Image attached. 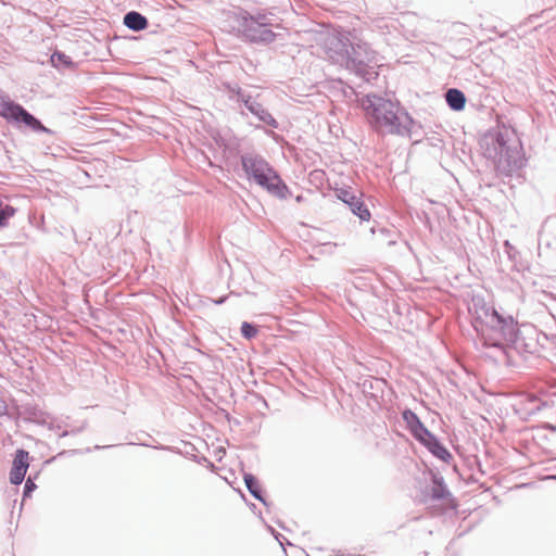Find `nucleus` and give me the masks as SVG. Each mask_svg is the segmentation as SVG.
Masks as SVG:
<instances>
[{
	"label": "nucleus",
	"mask_w": 556,
	"mask_h": 556,
	"mask_svg": "<svg viewBox=\"0 0 556 556\" xmlns=\"http://www.w3.org/2000/svg\"><path fill=\"white\" fill-rule=\"evenodd\" d=\"M20 104L14 103L8 97L0 96V116L13 121Z\"/></svg>",
	"instance_id": "obj_11"
},
{
	"label": "nucleus",
	"mask_w": 556,
	"mask_h": 556,
	"mask_svg": "<svg viewBox=\"0 0 556 556\" xmlns=\"http://www.w3.org/2000/svg\"><path fill=\"white\" fill-rule=\"evenodd\" d=\"M412 434L437 457L445 459L450 456L447 450L438 442L434 435H432L424 425L418 426Z\"/></svg>",
	"instance_id": "obj_5"
},
{
	"label": "nucleus",
	"mask_w": 556,
	"mask_h": 556,
	"mask_svg": "<svg viewBox=\"0 0 556 556\" xmlns=\"http://www.w3.org/2000/svg\"><path fill=\"white\" fill-rule=\"evenodd\" d=\"M476 320L488 345L504 349L517 339L518 323L513 316H504L495 308L483 305L477 312Z\"/></svg>",
	"instance_id": "obj_1"
},
{
	"label": "nucleus",
	"mask_w": 556,
	"mask_h": 556,
	"mask_svg": "<svg viewBox=\"0 0 556 556\" xmlns=\"http://www.w3.org/2000/svg\"><path fill=\"white\" fill-rule=\"evenodd\" d=\"M362 109L368 123L376 129L393 131L400 125L397 116L400 103L375 94H367L361 100Z\"/></svg>",
	"instance_id": "obj_2"
},
{
	"label": "nucleus",
	"mask_w": 556,
	"mask_h": 556,
	"mask_svg": "<svg viewBox=\"0 0 556 556\" xmlns=\"http://www.w3.org/2000/svg\"><path fill=\"white\" fill-rule=\"evenodd\" d=\"M29 467V454L27 451L17 450L10 471V481L13 484H21Z\"/></svg>",
	"instance_id": "obj_7"
},
{
	"label": "nucleus",
	"mask_w": 556,
	"mask_h": 556,
	"mask_svg": "<svg viewBox=\"0 0 556 556\" xmlns=\"http://www.w3.org/2000/svg\"><path fill=\"white\" fill-rule=\"evenodd\" d=\"M244 482L250 493L257 500L262 501L261 485L258 481L252 475L244 476Z\"/></svg>",
	"instance_id": "obj_13"
},
{
	"label": "nucleus",
	"mask_w": 556,
	"mask_h": 556,
	"mask_svg": "<svg viewBox=\"0 0 556 556\" xmlns=\"http://www.w3.org/2000/svg\"><path fill=\"white\" fill-rule=\"evenodd\" d=\"M337 197L342 202L346 203L351 208H353L358 201H361V198L357 197L354 192H352L349 189H337Z\"/></svg>",
	"instance_id": "obj_12"
},
{
	"label": "nucleus",
	"mask_w": 556,
	"mask_h": 556,
	"mask_svg": "<svg viewBox=\"0 0 556 556\" xmlns=\"http://www.w3.org/2000/svg\"><path fill=\"white\" fill-rule=\"evenodd\" d=\"M495 150L493 159L496 168L503 174H508L516 161V152L501 140H497Z\"/></svg>",
	"instance_id": "obj_6"
},
{
	"label": "nucleus",
	"mask_w": 556,
	"mask_h": 556,
	"mask_svg": "<svg viewBox=\"0 0 556 556\" xmlns=\"http://www.w3.org/2000/svg\"><path fill=\"white\" fill-rule=\"evenodd\" d=\"M34 486H35V484L31 482V480H30V479H28V480L26 481V484H25V489H26V491H30V490H31V488H34Z\"/></svg>",
	"instance_id": "obj_20"
},
{
	"label": "nucleus",
	"mask_w": 556,
	"mask_h": 556,
	"mask_svg": "<svg viewBox=\"0 0 556 556\" xmlns=\"http://www.w3.org/2000/svg\"><path fill=\"white\" fill-rule=\"evenodd\" d=\"M445 490L441 483H438L437 486L433 488V497L442 498L445 496Z\"/></svg>",
	"instance_id": "obj_19"
},
{
	"label": "nucleus",
	"mask_w": 556,
	"mask_h": 556,
	"mask_svg": "<svg viewBox=\"0 0 556 556\" xmlns=\"http://www.w3.org/2000/svg\"><path fill=\"white\" fill-rule=\"evenodd\" d=\"M14 122H22L29 128L34 130H45L46 128L42 124L35 118L31 114H29L26 110H24L21 105L16 111V115L13 118Z\"/></svg>",
	"instance_id": "obj_8"
},
{
	"label": "nucleus",
	"mask_w": 556,
	"mask_h": 556,
	"mask_svg": "<svg viewBox=\"0 0 556 556\" xmlns=\"http://www.w3.org/2000/svg\"><path fill=\"white\" fill-rule=\"evenodd\" d=\"M51 63L55 67H71L73 65L71 58L62 52H54L51 55Z\"/></svg>",
	"instance_id": "obj_14"
},
{
	"label": "nucleus",
	"mask_w": 556,
	"mask_h": 556,
	"mask_svg": "<svg viewBox=\"0 0 556 556\" xmlns=\"http://www.w3.org/2000/svg\"><path fill=\"white\" fill-rule=\"evenodd\" d=\"M241 333L247 339H252L257 334V329L250 323L243 321L241 325Z\"/></svg>",
	"instance_id": "obj_18"
},
{
	"label": "nucleus",
	"mask_w": 556,
	"mask_h": 556,
	"mask_svg": "<svg viewBox=\"0 0 556 556\" xmlns=\"http://www.w3.org/2000/svg\"><path fill=\"white\" fill-rule=\"evenodd\" d=\"M445 99L451 109L455 111H460L465 108L466 97L458 89H448Z\"/></svg>",
	"instance_id": "obj_10"
},
{
	"label": "nucleus",
	"mask_w": 556,
	"mask_h": 556,
	"mask_svg": "<svg viewBox=\"0 0 556 556\" xmlns=\"http://www.w3.org/2000/svg\"><path fill=\"white\" fill-rule=\"evenodd\" d=\"M240 31L250 41H273L275 34L267 25L261 23L253 16H243L240 24Z\"/></svg>",
	"instance_id": "obj_4"
},
{
	"label": "nucleus",
	"mask_w": 556,
	"mask_h": 556,
	"mask_svg": "<svg viewBox=\"0 0 556 556\" xmlns=\"http://www.w3.org/2000/svg\"><path fill=\"white\" fill-rule=\"evenodd\" d=\"M403 419L407 424L410 432H414L417 429L418 426L422 425L420 422L419 418L416 416V414L413 413L412 410H405L403 413Z\"/></svg>",
	"instance_id": "obj_15"
},
{
	"label": "nucleus",
	"mask_w": 556,
	"mask_h": 556,
	"mask_svg": "<svg viewBox=\"0 0 556 556\" xmlns=\"http://www.w3.org/2000/svg\"><path fill=\"white\" fill-rule=\"evenodd\" d=\"M15 213V210L9 205V204H4L1 200H0V227L4 226L7 220L12 217Z\"/></svg>",
	"instance_id": "obj_16"
},
{
	"label": "nucleus",
	"mask_w": 556,
	"mask_h": 556,
	"mask_svg": "<svg viewBox=\"0 0 556 556\" xmlns=\"http://www.w3.org/2000/svg\"><path fill=\"white\" fill-rule=\"evenodd\" d=\"M124 24L136 31L146 29L148 26L147 18L138 12H129L124 17Z\"/></svg>",
	"instance_id": "obj_9"
},
{
	"label": "nucleus",
	"mask_w": 556,
	"mask_h": 556,
	"mask_svg": "<svg viewBox=\"0 0 556 556\" xmlns=\"http://www.w3.org/2000/svg\"><path fill=\"white\" fill-rule=\"evenodd\" d=\"M351 210L361 218V220L368 222L371 217L369 210L364 205L362 201H358L357 204Z\"/></svg>",
	"instance_id": "obj_17"
},
{
	"label": "nucleus",
	"mask_w": 556,
	"mask_h": 556,
	"mask_svg": "<svg viewBox=\"0 0 556 556\" xmlns=\"http://www.w3.org/2000/svg\"><path fill=\"white\" fill-rule=\"evenodd\" d=\"M242 165L249 177L277 197H285L286 186L275 172L262 160L242 157Z\"/></svg>",
	"instance_id": "obj_3"
}]
</instances>
